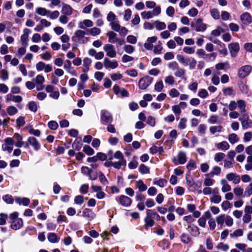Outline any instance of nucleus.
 Listing matches in <instances>:
<instances>
[{"instance_id": "nucleus-1", "label": "nucleus", "mask_w": 252, "mask_h": 252, "mask_svg": "<svg viewBox=\"0 0 252 252\" xmlns=\"http://www.w3.org/2000/svg\"><path fill=\"white\" fill-rule=\"evenodd\" d=\"M153 216H156L157 220H160V217L156 212L151 210H147L146 211V217L144 219L145 226L146 228L149 227H152L154 225L155 221L152 218Z\"/></svg>"}, {"instance_id": "nucleus-2", "label": "nucleus", "mask_w": 252, "mask_h": 252, "mask_svg": "<svg viewBox=\"0 0 252 252\" xmlns=\"http://www.w3.org/2000/svg\"><path fill=\"white\" fill-rule=\"evenodd\" d=\"M177 60L185 66H189L190 69H193L196 64V61L194 58L189 57H185L181 55H178L177 56Z\"/></svg>"}, {"instance_id": "nucleus-3", "label": "nucleus", "mask_w": 252, "mask_h": 252, "mask_svg": "<svg viewBox=\"0 0 252 252\" xmlns=\"http://www.w3.org/2000/svg\"><path fill=\"white\" fill-rule=\"evenodd\" d=\"M85 32L81 30H78L74 32V35L72 37V40L73 42L80 44L86 43L88 39L85 36Z\"/></svg>"}, {"instance_id": "nucleus-4", "label": "nucleus", "mask_w": 252, "mask_h": 252, "mask_svg": "<svg viewBox=\"0 0 252 252\" xmlns=\"http://www.w3.org/2000/svg\"><path fill=\"white\" fill-rule=\"evenodd\" d=\"M160 13V6L157 5L152 11H144L141 12V16L143 19H149L159 15Z\"/></svg>"}, {"instance_id": "nucleus-5", "label": "nucleus", "mask_w": 252, "mask_h": 252, "mask_svg": "<svg viewBox=\"0 0 252 252\" xmlns=\"http://www.w3.org/2000/svg\"><path fill=\"white\" fill-rule=\"evenodd\" d=\"M113 118L112 114L108 110L103 109L100 111V122L102 125H105L111 124Z\"/></svg>"}, {"instance_id": "nucleus-6", "label": "nucleus", "mask_w": 252, "mask_h": 252, "mask_svg": "<svg viewBox=\"0 0 252 252\" xmlns=\"http://www.w3.org/2000/svg\"><path fill=\"white\" fill-rule=\"evenodd\" d=\"M239 120L241 122L243 129H247L252 127V121L250 120L248 113L241 115Z\"/></svg>"}, {"instance_id": "nucleus-7", "label": "nucleus", "mask_w": 252, "mask_h": 252, "mask_svg": "<svg viewBox=\"0 0 252 252\" xmlns=\"http://www.w3.org/2000/svg\"><path fill=\"white\" fill-rule=\"evenodd\" d=\"M153 80V78L148 76L141 78L138 84L139 88L142 90L147 89L152 83Z\"/></svg>"}, {"instance_id": "nucleus-8", "label": "nucleus", "mask_w": 252, "mask_h": 252, "mask_svg": "<svg viewBox=\"0 0 252 252\" xmlns=\"http://www.w3.org/2000/svg\"><path fill=\"white\" fill-rule=\"evenodd\" d=\"M172 161L176 165L184 164L187 161L186 153L182 151L179 152L177 157L172 159Z\"/></svg>"}, {"instance_id": "nucleus-9", "label": "nucleus", "mask_w": 252, "mask_h": 252, "mask_svg": "<svg viewBox=\"0 0 252 252\" xmlns=\"http://www.w3.org/2000/svg\"><path fill=\"white\" fill-rule=\"evenodd\" d=\"M14 144V140L12 138L8 137L4 140V144L2 145V149L11 153L13 150L12 146Z\"/></svg>"}, {"instance_id": "nucleus-10", "label": "nucleus", "mask_w": 252, "mask_h": 252, "mask_svg": "<svg viewBox=\"0 0 252 252\" xmlns=\"http://www.w3.org/2000/svg\"><path fill=\"white\" fill-rule=\"evenodd\" d=\"M191 26L195 28L196 32H204L206 29V25L202 23V19L198 18L196 20L195 23H191Z\"/></svg>"}, {"instance_id": "nucleus-11", "label": "nucleus", "mask_w": 252, "mask_h": 252, "mask_svg": "<svg viewBox=\"0 0 252 252\" xmlns=\"http://www.w3.org/2000/svg\"><path fill=\"white\" fill-rule=\"evenodd\" d=\"M103 50L106 53V55L110 58H115L117 53L114 46L110 44H107L103 46Z\"/></svg>"}, {"instance_id": "nucleus-12", "label": "nucleus", "mask_w": 252, "mask_h": 252, "mask_svg": "<svg viewBox=\"0 0 252 252\" xmlns=\"http://www.w3.org/2000/svg\"><path fill=\"white\" fill-rule=\"evenodd\" d=\"M228 47L231 56L232 57H236L240 51L239 44L238 42H232L228 45Z\"/></svg>"}, {"instance_id": "nucleus-13", "label": "nucleus", "mask_w": 252, "mask_h": 252, "mask_svg": "<svg viewBox=\"0 0 252 252\" xmlns=\"http://www.w3.org/2000/svg\"><path fill=\"white\" fill-rule=\"evenodd\" d=\"M113 158L116 159H119L118 161L115 162L116 163H118L119 164V168H121L122 166H126V160L124 158V156L123 153L118 151H117L114 155Z\"/></svg>"}, {"instance_id": "nucleus-14", "label": "nucleus", "mask_w": 252, "mask_h": 252, "mask_svg": "<svg viewBox=\"0 0 252 252\" xmlns=\"http://www.w3.org/2000/svg\"><path fill=\"white\" fill-rule=\"evenodd\" d=\"M103 65L106 69L111 68L115 69L118 66V63L117 61H111L108 58H105L103 60Z\"/></svg>"}, {"instance_id": "nucleus-15", "label": "nucleus", "mask_w": 252, "mask_h": 252, "mask_svg": "<svg viewBox=\"0 0 252 252\" xmlns=\"http://www.w3.org/2000/svg\"><path fill=\"white\" fill-rule=\"evenodd\" d=\"M118 198V199L116 198L117 200L119 201L120 203L123 206L128 207L131 204V199L126 196L122 195Z\"/></svg>"}, {"instance_id": "nucleus-16", "label": "nucleus", "mask_w": 252, "mask_h": 252, "mask_svg": "<svg viewBox=\"0 0 252 252\" xmlns=\"http://www.w3.org/2000/svg\"><path fill=\"white\" fill-rule=\"evenodd\" d=\"M252 67L250 65H245L241 67L238 71V76L240 78H244L251 72Z\"/></svg>"}, {"instance_id": "nucleus-17", "label": "nucleus", "mask_w": 252, "mask_h": 252, "mask_svg": "<svg viewBox=\"0 0 252 252\" xmlns=\"http://www.w3.org/2000/svg\"><path fill=\"white\" fill-rule=\"evenodd\" d=\"M28 142L35 151H38L41 147L40 144L38 140L34 137H29L28 139Z\"/></svg>"}, {"instance_id": "nucleus-18", "label": "nucleus", "mask_w": 252, "mask_h": 252, "mask_svg": "<svg viewBox=\"0 0 252 252\" xmlns=\"http://www.w3.org/2000/svg\"><path fill=\"white\" fill-rule=\"evenodd\" d=\"M157 40V37L156 36L148 37L147 39L146 42H145L144 44V47L147 50H152L153 47V43L155 42Z\"/></svg>"}, {"instance_id": "nucleus-19", "label": "nucleus", "mask_w": 252, "mask_h": 252, "mask_svg": "<svg viewBox=\"0 0 252 252\" xmlns=\"http://www.w3.org/2000/svg\"><path fill=\"white\" fill-rule=\"evenodd\" d=\"M242 22L245 25H249L252 22V17L250 14L245 12L242 14L240 17Z\"/></svg>"}, {"instance_id": "nucleus-20", "label": "nucleus", "mask_w": 252, "mask_h": 252, "mask_svg": "<svg viewBox=\"0 0 252 252\" xmlns=\"http://www.w3.org/2000/svg\"><path fill=\"white\" fill-rule=\"evenodd\" d=\"M93 25V22L89 19L84 20L78 23V27L81 29H85L87 28L92 27Z\"/></svg>"}, {"instance_id": "nucleus-21", "label": "nucleus", "mask_w": 252, "mask_h": 252, "mask_svg": "<svg viewBox=\"0 0 252 252\" xmlns=\"http://www.w3.org/2000/svg\"><path fill=\"white\" fill-rule=\"evenodd\" d=\"M13 138L16 140L15 146L17 147L21 148L24 145V142L23 141V137L19 133H14Z\"/></svg>"}, {"instance_id": "nucleus-22", "label": "nucleus", "mask_w": 252, "mask_h": 252, "mask_svg": "<svg viewBox=\"0 0 252 252\" xmlns=\"http://www.w3.org/2000/svg\"><path fill=\"white\" fill-rule=\"evenodd\" d=\"M23 220L20 219H17L12 221L11 227L13 229L17 230L23 226Z\"/></svg>"}, {"instance_id": "nucleus-23", "label": "nucleus", "mask_w": 252, "mask_h": 252, "mask_svg": "<svg viewBox=\"0 0 252 252\" xmlns=\"http://www.w3.org/2000/svg\"><path fill=\"white\" fill-rule=\"evenodd\" d=\"M237 105L240 110V112L241 115H243L245 113H247L246 112V104L244 100L242 99H239L237 101Z\"/></svg>"}, {"instance_id": "nucleus-24", "label": "nucleus", "mask_w": 252, "mask_h": 252, "mask_svg": "<svg viewBox=\"0 0 252 252\" xmlns=\"http://www.w3.org/2000/svg\"><path fill=\"white\" fill-rule=\"evenodd\" d=\"M188 231L193 236H197L199 235V229L195 225H189Z\"/></svg>"}, {"instance_id": "nucleus-25", "label": "nucleus", "mask_w": 252, "mask_h": 252, "mask_svg": "<svg viewBox=\"0 0 252 252\" xmlns=\"http://www.w3.org/2000/svg\"><path fill=\"white\" fill-rule=\"evenodd\" d=\"M62 12L63 15L69 16L72 13V8L69 5L64 4L62 7Z\"/></svg>"}, {"instance_id": "nucleus-26", "label": "nucleus", "mask_w": 252, "mask_h": 252, "mask_svg": "<svg viewBox=\"0 0 252 252\" xmlns=\"http://www.w3.org/2000/svg\"><path fill=\"white\" fill-rule=\"evenodd\" d=\"M107 35L109 37V42L111 43H116L118 38H117V34L115 32L110 31L107 33Z\"/></svg>"}, {"instance_id": "nucleus-27", "label": "nucleus", "mask_w": 252, "mask_h": 252, "mask_svg": "<svg viewBox=\"0 0 252 252\" xmlns=\"http://www.w3.org/2000/svg\"><path fill=\"white\" fill-rule=\"evenodd\" d=\"M136 187L138 189V192H141L147 189V187L144 184L142 180H139L136 182Z\"/></svg>"}, {"instance_id": "nucleus-28", "label": "nucleus", "mask_w": 252, "mask_h": 252, "mask_svg": "<svg viewBox=\"0 0 252 252\" xmlns=\"http://www.w3.org/2000/svg\"><path fill=\"white\" fill-rule=\"evenodd\" d=\"M36 13L41 16H48V15L51 13L50 10L46 9L43 7H37L35 10Z\"/></svg>"}, {"instance_id": "nucleus-29", "label": "nucleus", "mask_w": 252, "mask_h": 252, "mask_svg": "<svg viewBox=\"0 0 252 252\" xmlns=\"http://www.w3.org/2000/svg\"><path fill=\"white\" fill-rule=\"evenodd\" d=\"M16 203L19 204V205L22 204L25 206H27L30 204V199L28 198H16L15 199Z\"/></svg>"}, {"instance_id": "nucleus-30", "label": "nucleus", "mask_w": 252, "mask_h": 252, "mask_svg": "<svg viewBox=\"0 0 252 252\" xmlns=\"http://www.w3.org/2000/svg\"><path fill=\"white\" fill-rule=\"evenodd\" d=\"M154 25H155L156 29L158 31H161L164 30L166 28V24L163 22H160L159 21H156L154 22Z\"/></svg>"}, {"instance_id": "nucleus-31", "label": "nucleus", "mask_w": 252, "mask_h": 252, "mask_svg": "<svg viewBox=\"0 0 252 252\" xmlns=\"http://www.w3.org/2000/svg\"><path fill=\"white\" fill-rule=\"evenodd\" d=\"M84 216L87 217L90 219H92L94 218V214L90 209L86 208L84 210L83 212Z\"/></svg>"}, {"instance_id": "nucleus-32", "label": "nucleus", "mask_w": 252, "mask_h": 252, "mask_svg": "<svg viewBox=\"0 0 252 252\" xmlns=\"http://www.w3.org/2000/svg\"><path fill=\"white\" fill-rule=\"evenodd\" d=\"M217 147L221 150L226 151L229 148L230 146L227 142L223 141L217 144Z\"/></svg>"}, {"instance_id": "nucleus-33", "label": "nucleus", "mask_w": 252, "mask_h": 252, "mask_svg": "<svg viewBox=\"0 0 252 252\" xmlns=\"http://www.w3.org/2000/svg\"><path fill=\"white\" fill-rule=\"evenodd\" d=\"M225 215L221 214L216 217V222L218 225H220V227H222L223 225L224 222H225Z\"/></svg>"}, {"instance_id": "nucleus-34", "label": "nucleus", "mask_w": 252, "mask_h": 252, "mask_svg": "<svg viewBox=\"0 0 252 252\" xmlns=\"http://www.w3.org/2000/svg\"><path fill=\"white\" fill-rule=\"evenodd\" d=\"M209 130L212 134H214L216 132H221L222 130V126L220 125L212 126L210 127Z\"/></svg>"}, {"instance_id": "nucleus-35", "label": "nucleus", "mask_w": 252, "mask_h": 252, "mask_svg": "<svg viewBox=\"0 0 252 252\" xmlns=\"http://www.w3.org/2000/svg\"><path fill=\"white\" fill-rule=\"evenodd\" d=\"M104 165L106 167L113 166V167H114L115 168H116L117 169H120L119 168V164L118 163H116L115 162H113L112 160H109V159H108V160H107L104 163Z\"/></svg>"}, {"instance_id": "nucleus-36", "label": "nucleus", "mask_w": 252, "mask_h": 252, "mask_svg": "<svg viewBox=\"0 0 252 252\" xmlns=\"http://www.w3.org/2000/svg\"><path fill=\"white\" fill-rule=\"evenodd\" d=\"M221 172V168L217 166H214L211 171L210 172L209 175H211L212 176L214 175H219L220 174ZM209 174L206 175V176H208Z\"/></svg>"}, {"instance_id": "nucleus-37", "label": "nucleus", "mask_w": 252, "mask_h": 252, "mask_svg": "<svg viewBox=\"0 0 252 252\" xmlns=\"http://www.w3.org/2000/svg\"><path fill=\"white\" fill-rule=\"evenodd\" d=\"M138 169L140 173L142 174H146L150 173V168L144 164H141Z\"/></svg>"}, {"instance_id": "nucleus-38", "label": "nucleus", "mask_w": 252, "mask_h": 252, "mask_svg": "<svg viewBox=\"0 0 252 252\" xmlns=\"http://www.w3.org/2000/svg\"><path fill=\"white\" fill-rule=\"evenodd\" d=\"M172 110L174 112V113L176 115V118L177 119H179V116L181 113V109L180 107V106L178 105H173L172 107Z\"/></svg>"}, {"instance_id": "nucleus-39", "label": "nucleus", "mask_w": 252, "mask_h": 252, "mask_svg": "<svg viewBox=\"0 0 252 252\" xmlns=\"http://www.w3.org/2000/svg\"><path fill=\"white\" fill-rule=\"evenodd\" d=\"M208 123L211 124H220L219 116L217 115L211 116L208 120Z\"/></svg>"}, {"instance_id": "nucleus-40", "label": "nucleus", "mask_w": 252, "mask_h": 252, "mask_svg": "<svg viewBox=\"0 0 252 252\" xmlns=\"http://www.w3.org/2000/svg\"><path fill=\"white\" fill-rule=\"evenodd\" d=\"M7 112L9 116H13L18 113V109L13 106H10L7 108Z\"/></svg>"}, {"instance_id": "nucleus-41", "label": "nucleus", "mask_w": 252, "mask_h": 252, "mask_svg": "<svg viewBox=\"0 0 252 252\" xmlns=\"http://www.w3.org/2000/svg\"><path fill=\"white\" fill-rule=\"evenodd\" d=\"M221 201V197L220 195H212L210 197V201L214 204H219Z\"/></svg>"}, {"instance_id": "nucleus-42", "label": "nucleus", "mask_w": 252, "mask_h": 252, "mask_svg": "<svg viewBox=\"0 0 252 252\" xmlns=\"http://www.w3.org/2000/svg\"><path fill=\"white\" fill-rule=\"evenodd\" d=\"M154 184L159 186L160 188L164 187L167 184V181L164 179H161L158 180H155Z\"/></svg>"}, {"instance_id": "nucleus-43", "label": "nucleus", "mask_w": 252, "mask_h": 252, "mask_svg": "<svg viewBox=\"0 0 252 252\" xmlns=\"http://www.w3.org/2000/svg\"><path fill=\"white\" fill-rule=\"evenodd\" d=\"M49 241L52 243H57L58 241V237L54 233H50L48 236Z\"/></svg>"}, {"instance_id": "nucleus-44", "label": "nucleus", "mask_w": 252, "mask_h": 252, "mask_svg": "<svg viewBox=\"0 0 252 252\" xmlns=\"http://www.w3.org/2000/svg\"><path fill=\"white\" fill-rule=\"evenodd\" d=\"M223 93L225 95H234V91L231 87H226L223 89Z\"/></svg>"}, {"instance_id": "nucleus-45", "label": "nucleus", "mask_w": 252, "mask_h": 252, "mask_svg": "<svg viewBox=\"0 0 252 252\" xmlns=\"http://www.w3.org/2000/svg\"><path fill=\"white\" fill-rule=\"evenodd\" d=\"M83 151L89 156L93 155L94 153V150L89 145H85L83 147Z\"/></svg>"}, {"instance_id": "nucleus-46", "label": "nucleus", "mask_w": 252, "mask_h": 252, "mask_svg": "<svg viewBox=\"0 0 252 252\" xmlns=\"http://www.w3.org/2000/svg\"><path fill=\"white\" fill-rule=\"evenodd\" d=\"M185 73L186 71L184 69L179 67L174 72V75L177 77H182L185 75Z\"/></svg>"}, {"instance_id": "nucleus-47", "label": "nucleus", "mask_w": 252, "mask_h": 252, "mask_svg": "<svg viewBox=\"0 0 252 252\" xmlns=\"http://www.w3.org/2000/svg\"><path fill=\"white\" fill-rule=\"evenodd\" d=\"M228 140L231 144H234L238 141L239 138L236 134L232 133L229 135Z\"/></svg>"}, {"instance_id": "nucleus-48", "label": "nucleus", "mask_w": 252, "mask_h": 252, "mask_svg": "<svg viewBox=\"0 0 252 252\" xmlns=\"http://www.w3.org/2000/svg\"><path fill=\"white\" fill-rule=\"evenodd\" d=\"M243 231L241 229H238L235 230L233 233L230 234V237L231 238H236L237 237H240L243 236Z\"/></svg>"}, {"instance_id": "nucleus-49", "label": "nucleus", "mask_w": 252, "mask_h": 252, "mask_svg": "<svg viewBox=\"0 0 252 252\" xmlns=\"http://www.w3.org/2000/svg\"><path fill=\"white\" fill-rule=\"evenodd\" d=\"M245 167L247 170H251L252 169V156L248 157L247 164L245 165Z\"/></svg>"}, {"instance_id": "nucleus-50", "label": "nucleus", "mask_w": 252, "mask_h": 252, "mask_svg": "<svg viewBox=\"0 0 252 252\" xmlns=\"http://www.w3.org/2000/svg\"><path fill=\"white\" fill-rule=\"evenodd\" d=\"M29 109L34 112H35L37 110V103L33 101H30L28 104Z\"/></svg>"}, {"instance_id": "nucleus-51", "label": "nucleus", "mask_w": 252, "mask_h": 252, "mask_svg": "<svg viewBox=\"0 0 252 252\" xmlns=\"http://www.w3.org/2000/svg\"><path fill=\"white\" fill-rule=\"evenodd\" d=\"M211 15L215 19H219L220 18V12L217 9L213 8L210 10Z\"/></svg>"}, {"instance_id": "nucleus-52", "label": "nucleus", "mask_w": 252, "mask_h": 252, "mask_svg": "<svg viewBox=\"0 0 252 252\" xmlns=\"http://www.w3.org/2000/svg\"><path fill=\"white\" fill-rule=\"evenodd\" d=\"M187 119L186 118H181L180 120L178 127L181 129H184L186 128L187 126Z\"/></svg>"}, {"instance_id": "nucleus-53", "label": "nucleus", "mask_w": 252, "mask_h": 252, "mask_svg": "<svg viewBox=\"0 0 252 252\" xmlns=\"http://www.w3.org/2000/svg\"><path fill=\"white\" fill-rule=\"evenodd\" d=\"M45 81L44 77L41 75H37L35 78V82L36 85H42Z\"/></svg>"}, {"instance_id": "nucleus-54", "label": "nucleus", "mask_w": 252, "mask_h": 252, "mask_svg": "<svg viewBox=\"0 0 252 252\" xmlns=\"http://www.w3.org/2000/svg\"><path fill=\"white\" fill-rule=\"evenodd\" d=\"M225 156V154L223 153H217L215 155L214 160L216 162H220L224 158Z\"/></svg>"}, {"instance_id": "nucleus-55", "label": "nucleus", "mask_w": 252, "mask_h": 252, "mask_svg": "<svg viewBox=\"0 0 252 252\" xmlns=\"http://www.w3.org/2000/svg\"><path fill=\"white\" fill-rule=\"evenodd\" d=\"M234 163V161L225 159L224 160V167L226 169L232 168Z\"/></svg>"}, {"instance_id": "nucleus-56", "label": "nucleus", "mask_w": 252, "mask_h": 252, "mask_svg": "<svg viewBox=\"0 0 252 252\" xmlns=\"http://www.w3.org/2000/svg\"><path fill=\"white\" fill-rule=\"evenodd\" d=\"M245 196L249 197L252 194V183L250 184L246 188L245 190Z\"/></svg>"}, {"instance_id": "nucleus-57", "label": "nucleus", "mask_w": 252, "mask_h": 252, "mask_svg": "<svg viewBox=\"0 0 252 252\" xmlns=\"http://www.w3.org/2000/svg\"><path fill=\"white\" fill-rule=\"evenodd\" d=\"M22 45L26 47L28 45L29 36L22 35L21 36Z\"/></svg>"}, {"instance_id": "nucleus-58", "label": "nucleus", "mask_w": 252, "mask_h": 252, "mask_svg": "<svg viewBox=\"0 0 252 252\" xmlns=\"http://www.w3.org/2000/svg\"><path fill=\"white\" fill-rule=\"evenodd\" d=\"M101 30L100 29L96 27H94L90 29V34L93 36H96L100 34Z\"/></svg>"}, {"instance_id": "nucleus-59", "label": "nucleus", "mask_w": 252, "mask_h": 252, "mask_svg": "<svg viewBox=\"0 0 252 252\" xmlns=\"http://www.w3.org/2000/svg\"><path fill=\"white\" fill-rule=\"evenodd\" d=\"M124 51L127 54H131L134 51V48L130 45H125L124 47Z\"/></svg>"}, {"instance_id": "nucleus-60", "label": "nucleus", "mask_w": 252, "mask_h": 252, "mask_svg": "<svg viewBox=\"0 0 252 252\" xmlns=\"http://www.w3.org/2000/svg\"><path fill=\"white\" fill-rule=\"evenodd\" d=\"M198 95L201 98H205L208 96V93L205 89H202L199 90L198 93Z\"/></svg>"}, {"instance_id": "nucleus-61", "label": "nucleus", "mask_w": 252, "mask_h": 252, "mask_svg": "<svg viewBox=\"0 0 252 252\" xmlns=\"http://www.w3.org/2000/svg\"><path fill=\"white\" fill-rule=\"evenodd\" d=\"M2 199L7 204H12L14 201L12 196L9 194L3 196Z\"/></svg>"}, {"instance_id": "nucleus-62", "label": "nucleus", "mask_w": 252, "mask_h": 252, "mask_svg": "<svg viewBox=\"0 0 252 252\" xmlns=\"http://www.w3.org/2000/svg\"><path fill=\"white\" fill-rule=\"evenodd\" d=\"M215 182V181L210 178H206L204 179L203 184L206 187H210L212 186Z\"/></svg>"}, {"instance_id": "nucleus-63", "label": "nucleus", "mask_w": 252, "mask_h": 252, "mask_svg": "<svg viewBox=\"0 0 252 252\" xmlns=\"http://www.w3.org/2000/svg\"><path fill=\"white\" fill-rule=\"evenodd\" d=\"M163 88V84L162 81L157 82L155 85V90L158 92H161Z\"/></svg>"}, {"instance_id": "nucleus-64", "label": "nucleus", "mask_w": 252, "mask_h": 252, "mask_svg": "<svg viewBox=\"0 0 252 252\" xmlns=\"http://www.w3.org/2000/svg\"><path fill=\"white\" fill-rule=\"evenodd\" d=\"M252 138V132L248 131L245 132L244 135L243 139L245 142H249Z\"/></svg>"}]
</instances>
